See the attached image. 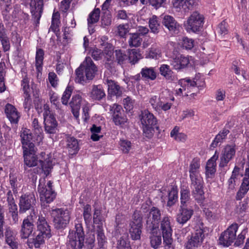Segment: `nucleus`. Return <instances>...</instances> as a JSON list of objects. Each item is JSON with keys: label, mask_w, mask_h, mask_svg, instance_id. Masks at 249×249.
Returning <instances> with one entry per match:
<instances>
[{"label": "nucleus", "mask_w": 249, "mask_h": 249, "mask_svg": "<svg viewBox=\"0 0 249 249\" xmlns=\"http://www.w3.org/2000/svg\"><path fill=\"white\" fill-rule=\"evenodd\" d=\"M97 68L89 57H87L85 61L76 70V82L82 83L85 79L91 80L94 77Z\"/></svg>", "instance_id": "nucleus-1"}, {"label": "nucleus", "mask_w": 249, "mask_h": 249, "mask_svg": "<svg viewBox=\"0 0 249 249\" xmlns=\"http://www.w3.org/2000/svg\"><path fill=\"white\" fill-rule=\"evenodd\" d=\"M171 220L170 216H165L163 217L160 222V230L163 237L164 249H174L173 244Z\"/></svg>", "instance_id": "nucleus-2"}, {"label": "nucleus", "mask_w": 249, "mask_h": 249, "mask_svg": "<svg viewBox=\"0 0 249 249\" xmlns=\"http://www.w3.org/2000/svg\"><path fill=\"white\" fill-rule=\"evenodd\" d=\"M38 113L43 112L45 131L49 134H54L56 132L57 122L53 114L51 113L48 104H44L43 108L36 107Z\"/></svg>", "instance_id": "nucleus-3"}, {"label": "nucleus", "mask_w": 249, "mask_h": 249, "mask_svg": "<svg viewBox=\"0 0 249 249\" xmlns=\"http://www.w3.org/2000/svg\"><path fill=\"white\" fill-rule=\"evenodd\" d=\"M143 133L148 138H151L154 132V127L157 120L154 115L147 110L142 111L140 116Z\"/></svg>", "instance_id": "nucleus-4"}, {"label": "nucleus", "mask_w": 249, "mask_h": 249, "mask_svg": "<svg viewBox=\"0 0 249 249\" xmlns=\"http://www.w3.org/2000/svg\"><path fill=\"white\" fill-rule=\"evenodd\" d=\"M52 182L51 181H49L47 184H46L45 178H42L39 179L38 192L41 202L50 203L55 198L56 194L52 190Z\"/></svg>", "instance_id": "nucleus-5"}, {"label": "nucleus", "mask_w": 249, "mask_h": 249, "mask_svg": "<svg viewBox=\"0 0 249 249\" xmlns=\"http://www.w3.org/2000/svg\"><path fill=\"white\" fill-rule=\"evenodd\" d=\"M75 229L69 232V244L72 249H81L84 241V233L81 224H75Z\"/></svg>", "instance_id": "nucleus-6"}, {"label": "nucleus", "mask_w": 249, "mask_h": 249, "mask_svg": "<svg viewBox=\"0 0 249 249\" xmlns=\"http://www.w3.org/2000/svg\"><path fill=\"white\" fill-rule=\"evenodd\" d=\"M52 216L53 218L55 227L61 229L65 227L69 223L70 214L68 210L62 209H52L51 211Z\"/></svg>", "instance_id": "nucleus-7"}, {"label": "nucleus", "mask_w": 249, "mask_h": 249, "mask_svg": "<svg viewBox=\"0 0 249 249\" xmlns=\"http://www.w3.org/2000/svg\"><path fill=\"white\" fill-rule=\"evenodd\" d=\"M238 226L236 223L231 224L223 232L219 238V244L224 247H229L236 239Z\"/></svg>", "instance_id": "nucleus-8"}, {"label": "nucleus", "mask_w": 249, "mask_h": 249, "mask_svg": "<svg viewBox=\"0 0 249 249\" xmlns=\"http://www.w3.org/2000/svg\"><path fill=\"white\" fill-rule=\"evenodd\" d=\"M129 233L133 240L140 239L142 232V217L138 211H135L130 223Z\"/></svg>", "instance_id": "nucleus-9"}, {"label": "nucleus", "mask_w": 249, "mask_h": 249, "mask_svg": "<svg viewBox=\"0 0 249 249\" xmlns=\"http://www.w3.org/2000/svg\"><path fill=\"white\" fill-rule=\"evenodd\" d=\"M203 17L197 12H193L185 23L188 32H196L198 31L203 23Z\"/></svg>", "instance_id": "nucleus-10"}, {"label": "nucleus", "mask_w": 249, "mask_h": 249, "mask_svg": "<svg viewBox=\"0 0 249 249\" xmlns=\"http://www.w3.org/2000/svg\"><path fill=\"white\" fill-rule=\"evenodd\" d=\"M178 85L182 87L184 91V96H188V94L194 91L196 87H203L204 85V81H198L196 78L194 80L186 78L178 81Z\"/></svg>", "instance_id": "nucleus-11"}, {"label": "nucleus", "mask_w": 249, "mask_h": 249, "mask_svg": "<svg viewBox=\"0 0 249 249\" xmlns=\"http://www.w3.org/2000/svg\"><path fill=\"white\" fill-rule=\"evenodd\" d=\"M110 111L112 112V120L115 125L122 126L127 123V119L121 106L113 104L110 107Z\"/></svg>", "instance_id": "nucleus-12"}, {"label": "nucleus", "mask_w": 249, "mask_h": 249, "mask_svg": "<svg viewBox=\"0 0 249 249\" xmlns=\"http://www.w3.org/2000/svg\"><path fill=\"white\" fill-rule=\"evenodd\" d=\"M160 217L161 213L160 210L156 207H153L150 210L146 220L147 227L150 231L158 229Z\"/></svg>", "instance_id": "nucleus-13"}, {"label": "nucleus", "mask_w": 249, "mask_h": 249, "mask_svg": "<svg viewBox=\"0 0 249 249\" xmlns=\"http://www.w3.org/2000/svg\"><path fill=\"white\" fill-rule=\"evenodd\" d=\"M43 0H31L30 3L32 19L36 25L39 24L43 10Z\"/></svg>", "instance_id": "nucleus-14"}, {"label": "nucleus", "mask_w": 249, "mask_h": 249, "mask_svg": "<svg viewBox=\"0 0 249 249\" xmlns=\"http://www.w3.org/2000/svg\"><path fill=\"white\" fill-rule=\"evenodd\" d=\"M172 2L177 11L186 13L197 4V0H172Z\"/></svg>", "instance_id": "nucleus-15"}, {"label": "nucleus", "mask_w": 249, "mask_h": 249, "mask_svg": "<svg viewBox=\"0 0 249 249\" xmlns=\"http://www.w3.org/2000/svg\"><path fill=\"white\" fill-rule=\"evenodd\" d=\"M36 202V198L34 194L22 195L19 199V213H25L27 210L33 208L35 205Z\"/></svg>", "instance_id": "nucleus-16"}, {"label": "nucleus", "mask_w": 249, "mask_h": 249, "mask_svg": "<svg viewBox=\"0 0 249 249\" xmlns=\"http://www.w3.org/2000/svg\"><path fill=\"white\" fill-rule=\"evenodd\" d=\"M204 235L203 230L197 229L186 244V249H196L201 244Z\"/></svg>", "instance_id": "nucleus-17"}, {"label": "nucleus", "mask_w": 249, "mask_h": 249, "mask_svg": "<svg viewBox=\"0 0 249 249\" xmlns=\"http://www.w3.org/2000/svg\"><path fill=\"white\" fill-rule=\"evenodd\" d=\"M193 213V209L188 208L185 205H180L176 216V221L178 223L183 225L190 219Z\"/></svg>", "instance_id": "nucleus-18"}, {"label": "nucleus", "mask_w": 249, "mask_h": 249, "mask_svg": "<svg viewBox=\"0 0 249 249\" xmlns=\"http://www.w3.org/2000/svg\"><path fill=\"white\" fill-rule=\"evenodd\" d=\"M35 147L23 149L24 165L29 167H34L37 164V158L36 155Z\"/></svg>", "instance_id": "nucleus-19"}, {"label": "nucleus", "mask_w": 249, "mask_h": 249, "mask_svg": "<svg viewBox=\"0 0 249 249\" xmlns=\"http://www.w3.org/2000/svg\"><path fill=\"white\" fill-rule=\"evenodd\" d=\"M163 25L171 34H177L178 32L180 26L175 19L171 16L164 15L162 18Z\"/></svg>", "instance_id": "nucleus-20"}, {"label": "nucleus", "mask_w": 249, "mask_h": 249, "mask_svg": "<svg viewBox=\"0 0 249 249\" xmlns=\"http://www.w3.org/2000/svg\"><path fill=\"white\" fill-rule=\"evenodd\" d=\"M235 150L233 146L227 145L222 152L220 157L219 166L221 167L227 166L228 162L233 158L235 155Z\"/></svg>", "instance_id": "nucleus-21"}, {"label": "nucleus", "mask_w": 249, "mask_h": 249, "mask_svg": "<svg viewBox=\"0 0 249 249\" xmlns=\"http://www.w3.org/2000/svg\"><path fill=\"white\" fill-rule=\"evenodd\" d=\"M189 63L190 60L188 56L178 54L173 58L170 64L175 70H180L186 68Z\"/></svg>", "instance_id": "nucleus-22"}, {"label": "nucleus", "mask_w": 249, "mask_h": 249, "mask_svg": "<svg viewBox=\"0 0 249 249\" xmlns=\"http://www.w3.org/2000/svg\"><path fill=\"white\" fill-rule=\"evenodd\" d=\"M20 137L23 149L35 147L34 144L31 142L32 135L30 129L22 128L21 131Z\"/></svg>", "instance_id": "nucleus-23"}, {"label": "nucleus", "mask_w": 249, "mask_h": 249, "mask_svg": "<svg viewBox=\"0 0 249 249\" xmlns=\"http://www.w3.org/2000/svg\"><path fill=\"white\" fill-rule=\"evenodd\" d=\"M218 158V154L216 152L207 162L205 167V174L207 178H213L216 172V161Z\"/></svg>", "instance_id": "nucleus-24"}, {"label": "nucleus", "mask_w": 249, "mask_h": 249, "mask_svg": "<svg viewBox=\"0 0 249 249\" xmlns=\"http://www.w3.org/2000/svg\"><path fill=\"white\" fill-rule=\"evenodd\" d=\"M86 102L83 100L82 97L79 94L73 95L71 101L70 102V106L71 107L72 112L76 119L79 118V111L80 108L81 104L83 105Z\"/></svg>", "instance_id": "nucleus-25"}, {"label": "nucleus", "mask_w": 249, "mask_h": 249, "mask_svg": "<svg viewBox=\"0 0 249 249\" xmlns=\"http://www.w3.org/2000/svg\"><path fill=\"white\" fill-rule=\"evenodd\" d=\"M33 222L30 220L28 218L23 220L20 230V236L21 238H28L34 231V226Z\"/></svg>", "instance_id": "nucleus-26"}, {"label": "nucleus", "mask_w": 249, "mask_h": 249, "mask_svg": "<svg viewBox=\"0 0 249 249\" xmlns=\"http://www.w3.org/2000/svg\"><path fill=\"white\" fill-rule=\"evenodd\" d=\"M5 113L7 117L12 123H17L20 117L19 113L12 105L7 104L5 107Z\"/></svg>", "instance_id": "nucleus-27"}, {"label": "nucleus", "mask_w": 249, "mask_h": 249, "mask_svg": "<svg viewBox=\"0 0 249 249\" xmlns=\"http://www.w3.org/2000/svg\"><path fill=\"white\" fill-rule=\"evenodd\" d=\"M97 235L98 247L97 249H106L107 243V238L105 236L103 226L98 225L95 229Z\"/></svg>", "instance_id": "nucleus-28"}, {"label": "nucleus", "mask_w": 249, "mask_h": 249, "mask_svg": "<svg viewBox=\"0 0 249 249\" xmlns=\"http://www.w3.org/2000/svg\"><path fill=\"white\" fill-rule=\"evenodd\" d=\"M37 228L39 233L43 234V235H45L46 237H51V233L50 227L44 217H39L37 222Z\"/></svg>", "instance_id": "nucleus-29"}, {"label": "nucleus", "mask_w": 249, "mask_h": 249, "mask_svg": "<svg viewBox=\"0 0 249 249\" xmlns=\"http://www.w3.org/2000/svg\"><path fill=\"white\" fill-rule=\"evenodd\" d=\"M7 202L9 212L11 213L13 221L16 223L18 221V207L16 204L13 196L10 193L8 194Z\"/></svg>", "instance_id": "nucleus-30"}, {"label": "nucleus", "mask_w": 249, "mask_h": 249, "mask_svg": "<svg viewBox=\"0 0 249 249\" xmlns=\"http://www.w3.org/2000/svg\"><path fill=\"white\" fill-rule=\"evenodd\" d=\"M5 241L6 243L12 249H17L18 248V243L16 234L9 228H7L5 233Z\"/></svg>", "instance_id": "nucleus-31"}, {"label": "nucleus", "mask_w": 249, "mask_h": 249, "mask_svg": "<svg viewBox=\"0 0 249 249\" xmlns=\"http://www.w3.org/2000/svg\"><path fill=\"white\" fill-rule=\"evenodd\" d=\"M106 84L108 86L109 94L116 96H120L122 94V89L114 81L107 79Z\"/></svg>", "instance_id": "nucleus-32"}, {"label": "nucleus", "mask_w": 249, "mask_h": 249, "mask_svg": "<svg viewBox=\"0 0 249 249\" xmlns=\"http://www.w3.org/2000/svg\"><path fill=\"white\" fill-rule=\"evenodd\" d=\"M149 240L151 247L154 249H157L161 245V237L160 233L158 234V229L151 231Z\"/></svg>", "instance_id": "nucleus-33"}, {"label": "nucleus", "mask_w": 249, "mask_h": 249, "mask_svg": "<svg viewBox=\"0 0 249 249\" xmlns=\"http://www.w3.org/2000/svg\"><path fill=\"white\" fill-rule=\"evenodd\" d=\"M105 91L101 85L93 86L90 92V97L94 100H100L105 96Z\"/></svg>", "instance_id": "nucleus-34"}, {"label": "nucleus", "mask_w": 249, "mask_h": 249, "mask_svg": "<svg viewBox=\"0 0 249 249\" xmlns=\"http://www.w3.org/2000/svg\"><path fill=\"white\" fill-rule=\"evenodd\" d=\"M161 56V51L156 44L152 45L151 47L146 51V58L158 59Z\"/></svg>", "instance_id": "nucleus-35"}, {"label": "nucleus", "mask_w": 249, "mask_h": 249, "mask_svg": "<svg viewBox=\"0 0 249 249\" xmlns=\"http://www.w3.org/2000/svg\"><path fill=\"white\" fill-rule=\"evenodd\" d=\"M148 24L152 33L157 34L159 32L160 27V20L156 16L153 15L149 18Z\"/></svg>", "instance_id": "nucleus-36"}, {"label": "nucleus", "mask_w": 249, "mask_h": 249, "mask_svg": "<svg viewBox=\"0 0 249 249\" xmlns=\"http://www.w3.org/2000/svg\"><path fill=\"white\" fill-rule=\"evenodd\" d=\"M67 147L71 155H74L79 150L78 143L76 139L72 137L67 138Z\"/></svg>", "instance_id": "nucleus-37"}, {"label": "nucleus", "mask_w": 249, "mask_h": 249, "mask_svg": "<svg viewBox=\"0 0 249 249\" xmlns=\"http://www.w3.org/2000/svg\"><path fill=\"white\" fill-rule=\"evenodd\" d=\"M41 165L42 171L44 172V175L47 176L53 168L52 161L50 157L48 155H46V158L44 157V160H40Z\"/></svg>", "instance_id": "nucleus-38"}, {"label": "nucleus", "mask_w": 249, "mask_h": 249, "mask_svg": "<svg viewBox=\"0 0 249 249\" xmlns=\"http://www.w3.org/2000/svg\"><path fill=\"white\" fill-rule=\"evenodd\" d=\"M142 77L151 80H155L157 77V72L155 69L152 67H144L141 70Z\"/></svg>", "instance_id": "nucleus-39"}, {"label": "nucleus", "mask_w": 249, "mask_h": 249, "mask_svg": "<svg viewBox=\"0 0 249 249\" xmlns=\"http://www.w3.org/2000/svg\"><path fill=\"white\" fill-rule=\"evenodd\" d=\"M160 74L164 76L167 80L173 81L174 77L173 75V71L170 66L166 64L161 65L159 69Z\"/></svg>", "instance_id": "nucleus-40"}, {"label": "nucleus", "mask_w": 249, "mask_h": 249, "mask_svg": "<svg viewBox=\"0 0 249 249\" xmlns=\"http://www.w3.org/2000/svg\"><path fill=\"white\" fill-rule=\"evenodd\" d=\"M44 51L41 49H37L36 55V67L38 72H40L42 69L43 61L44 59Z\"/></svg>", "instance_id": "nucleus-41"}, {"label": "nucleus", "mask_w": 249, "mask_h": 249, "mask_svg": "<svg viewBox=\"0 0 249 249\" xmlns=\"http://www.w3.org/2000/svg\"><path fill=\"white\" fill-rule=\"evenodd\" d=\"M32 125L34 129V133L37 135L36 141L38 143H40L43 139V135L42 128L38 124V120L36 118H34L33 120Z\"/></svg>", "instance_id": "nucleus-42"}, {"label": "nucleus", "mask_w": 249, "mask_h": 249, "mask_svg": "<svg viewBox=\"0 0 249 249\" xmlns=\"http://www.w3.org/2000/svg\"><path fill=\"white\" fill-rule=\"evenodd\" d=\"M229 130L224 128L222 131H220L219 133L215 136L214 139L213 141L211 146L213 147H216L218 144L223 142V140L225 139L227 135L229 134Z\"/></svg>", "instance_id": "nucleus-43"}, {"label": "nucleus", "mask_w": 249, "mask_h": 249, "mask_svg": "<svg viewBox=\"0 0 249 249\" xmlns=\"http://www.w3.org/2000/svg\"><path fill=\"white\" fill-rule=\"evenodd\" d=\"M200 159L197 158H194L189 165V175L199 174L200 167Z\"/></svg>", "instance_id": "nucleus-44"}, {"label": "nucleus", "mask_w": 249, "mask_h": 249, "mask_svg": "<svg viewBox=\"0 0 249 249\" xmlns=\"http://www.w3.org/2000/svg\"><path fill=\"white\" fill-rule=\"evenodd\" d=\"M179 130L178 126H175L171 131L170 136L177 141L184 142L187 139V135L184 133H179Z\"/></svg>", "instance_id": "nucleus-45"}, {"label": "nucleus", "mask_w": 249, "mask_h": 249, "mask_svg": "<svg viewBox=\"0 0 249 249\" xmlns=\"http://www.w3.org/2000/svg\"><path fill=\"white\" fill-rule=\"evenodd\" d=\"M180 205L187 206L191 204L190 191L187 189H182L180 191Z\"/></svg>", "instance_id": "nucleus-46"}, {"label": "nucleus", "mask_w": 249, "mask_h": 249, "mask_svg": "<svg viewBox=\"0 0 249 249\" xmlns=\"http://www.w3.org/2000/svg\"><path fill=\"white\" fill-rule=\"evenodd\" d=\"M112 22V16L109 11H104L101 17V26L105 28H107Z\"/></svg>", "instance_id": "nucleus-47"}, {"label": "nucleus", "mask_w": 249, "mask_h": 249, "mask_svg": "<svg viewBox=\"0 0 249 249\" xmlns=\"http://www.w3.org/2000/svg\"><path fill=\"white\" fill-rule=\"evenodd\" d=\"M142 42V38L138 33L130 34V37L128 41L129 45L130 47H138L141 45Z\"/></svg>", "instance_id": "nucleus-48"}, {"label": "nucleus", "mask_w": 249, "mask_h": 249, "mask_svg": "<svg viewBox=\"0 0 249 249\" xmlns=\"http://www.w3.org/2000/svg\"><path fill=\"white\" fill-rule=\"evenodd\" d=\"M192 194L197 202L201 201L204 199V193L203 190V185L192 187Z\"/></svg>", "instance_id": "nucleus-49"}, {"label": "nucleus", "mask_w": 249, "mask_h": 249, "mask_svg": "<svg viewBox=\"0 0 249 249\" xmlns=\"http://www.w3.org/2000/svg\"><path fill=\"white\" fill-rule=\"evenodd\" d=\"M129 25L127 24H122L117 26L115 29L116 34L121 37H125L126 34L129 31Z\"/></svg>", "instance_id": "nucleus-50"}, {"label": "nucleus", "mask_w": 249, "mask_h": 249, "mask_svg": "<svg viewBox=\"0 0 249 249\" xmlns=\"http://www.w3.org/2000/svg\"><path fill=\"white\" fill-rule=\"evenodd\" d=\"M100 11L99 8H95L89 15L88 19V24L89 26L90 24L96 23L99 19Z\"/></svg>", "instance_id": "nucleus-51"}, {"label": "nucleus", "mask_w": 249, "mask_h": 249, "mask_svg": "<svg viewBox=\"0 0 249 249\" xmlns=\"http://www.w3.org/2000/svg\"><path fill=\"white\" fill-rule=\"evenodd\" d=\"M101 130V126H97L95 124L92 125L90 128V131L91 132V139L93 141H97L102 137V135H100Z\"/></svg>", "instance_id": "nucleus-52"}, {"label": "nucleus", "mask_w": 249, "mask_h": 249, "mask_svg": "<svg viewBox=\"0 0 249 249\" xmlns=\"http://www.w3.org/2000/svg\"><path fill=\"white\" fill-rule=\"evenodd\" d=\"M192 187L203 185V180L200 174L189 175Z\"/></svg>", "instance_id": "nucleus-53"}, {"label": "nucleus", "mask_w": 249, "mask_h": 249, "mask_svg": "<svg viewBox=\"0 0 249 249\" xmlns=\"http://www.w3.org/2000/svg\"><path fill=\"white\" fill-rule=\"evenodd\" d=\"M83 209V217L85 223L87 225H90L91 220V206L87 204Z\"/></svg>", "instance_id": "nucleus-54"}, {"label": "nucleus", "mask_w": 249, "mask_h": 249, "mask_svg": "<svg viewBox=\"0 0 249 249\" xmlns=\"http://www.w3.org/2000/svg\"><path fill=\"white\" fill-rule=\"evenodd\" d=\"M59 18V14L58 12L53 13L51 29L53 32H56L58 30V27L60 23Z\"/></svg>", "instance_id": "nucleus-55"}, {"label": "nucleus", "mask_w": 249, "mask_h": 249, "mask_svg": "<svg viewBox=\"0 0 249 249\" xmlns=\"http://www.w3.org/2000/svg\"><path fill=\"white\" fill-rule=\"evenodd\" d=\"M129 60L132 64H135L141 58V54L136 49H132L129 53Z\"/></svg>", "instance_id": "nucleus-56"}, {"label": "nucleus", "mask_w": 249, "mask_h": 249, "mask_svg": "<svg viewBox=\"0 0 249 249\" xmlns=\"http://www.w3.org/2000/svg\"><path fill=\"white\" fill-rule=\"evenodd\" d=\"M73 88L68 86L64 91L61 98L62 102L64 105H67L73 91Z\"/></svg>", "instance_id": "nucleus-57"}, {"label": "nucleus", "mask_w": 249, "mask_h": 249, "mask_svg": "<svg viewBox=\"0 0 249 249\" xmlns=\"http://www.w3.org/2000/svg\"><path fill=\"white\" fill-rule=\"evenodd\" d=\"M104 50L102 51L104 53V56L107 59H110L113 53V46L109 43H106L104 45Z\"/></svg>", "instance_id": "nucleus-58"}, {"label": "nucleus", "mask_w": 249, "mask_h": 249, "mask_svg": "<svg viewBox=\"0 0 249 249\" xmlns=\"http://www.w3.org/2000/svg\"><path fill=\"white\" fill-rule=\"evenodd\" d=\"M45 238H49L46 237L45 235H43V234L39 233L35 238L33 239L32 243L34 244V245L36 248H39L40 245L44 243Z\"/></svg>", "instance_id": "nucleus-59"}, {"label": "nucleus", "mask_w": 249, "mask_h": 249, "mask_svg": "<svg viewBox=\"0 0 249 249\" xmlns=\"http://www.w3.org/2000/svg\"><path fill=\"white\" fill-rule=\"evenodd\" d=\"M120 147L124 153H127L131 148V143L126 140H121L120 142Z\"/></svg>", "instance_id": "nucleus-60"}, {"label": "nucleus", "mask_w": 249, "mask_h": 249, "mask_svg": "<svg viewBox=\"0 0 249 249\" xmlns=\"http://www.w3.org/2000/svg\"><path fill=\"white\" fill-rule=\"evenodd\" d=\"M165 0H141L142 4H150L157 8L161 6Z\"/></svg>", "instance_id": "nucleus-61"}, {"label": "nucleus", "mask_w": 249, "mask_h": 249, "mask_svg": "<svg viewBox=\"0 0 249 249\" xmlns=\"http://www.w3.org/2000/svg\"><path fill=\"white\" fill-rule=\"evenodd\" d=\"M95 236L94 234L90 233L87 236L85 246L88 249H92L94 247Z\"/></svg>", "instance_id": "nucleus-62"}, {"label": "nucleus", "mask_w": 249, "mask_h": 249, "mask_svg": "<svg viewBox=\"0 0 249 249\" xmlns=\"http://www.w3.org/2000/svg\"><path fill=\"white\" fill-rule=\"evenodd\" d=\"M160 100L169 102V100L173 101L174 98L171 97L169 90L165 89L160 93L159 97Z\"/></svg>", "instance_id": "nucleus-63"}, {"label": "nucleus", "mask_w": 249, "mask_h": 249, "mask_svg": "<svg viewBox=\"0 0 249 249\" xmlns=\"http://www.w3.org/2000/svg\"><path fill=\"white\" fill-rule=\"evenodd\" d=\"M169 199L167 202L168 206H172L175 203V200L178 198V193L177 192L172 189L171 190L168 195Z\"/></svg>", "instance_id": "nucleus-64"}]
</instances>
